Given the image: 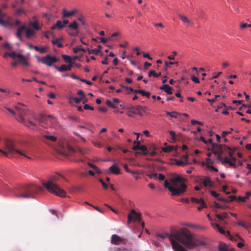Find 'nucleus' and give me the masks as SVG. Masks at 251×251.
<instances>
[{"instance_id": "f257e3e1", "label": "nucleus", "mask_w": 251, "mask_h": 251, "mask_svg": "<svg viewBox=\"0 0 251 251\" xmlns=\"http://www.w3.org/2000/svg\"><path fill=\"white\" fill-rule=\"evenodd\" d=\"M180 243L187 249L191 250L199 246L207 245V239L205 237L194 238L190 230L186 228H182L181 232Z\"/></svg>"}, {"instance_id": "f03ea898", "label": "nucleus", "mask_w": 251, "mask_h": 251, "mask_svg": "<svg viewBox=\"0 0 251 251\" xmlns=\"http://www.w3.org/2000/svg\"><path fill=\"white\" fill-rule=\"evenodd\" d=\"M184 180V178L179 176L172 177L170 179L172 185L165 180L164 186L168 189L173 195L179 196L184 193L186 190L187 186L183 182Z\"/></svg>"}, {"instance_id": "7ed1b4c3", "label": "nucleus", "mask_w": 251, "mask_h": 251, "mask_svg": "<svg viewBox=\"0 0 251 251\" xmlns=\"http://www.w3.org/2000/svg\"><path fill=\"white\" fill-rule=\"evenodd\" d=\"M4 150L0 149V152H1L4 156L10 157L9 155H13L18 154L24 156L29 159L31 158L28 156L29 152L25 150L17 149L15 143L11 139H7L4 143Z\"/></svg>"}, {"instance_id": "20e7f679", "label": "nucleus", "mask_w": 251, "mask_h": 251, "mask_svg": "<svg viewBox=\"0 0 251 251\" xmlns=\"http://www.w3.org/2000/svg\"><path fill=\"white\" fill-rule=\"evenodd\" d=\"M43 189L42 187L34 184L20 188L15 193V196L20 199L34 198L36 195L41 193Z\"/></svg>"}, {"instance_id": "39448f33", "label": "nucleus", "mask_w": 251, "mask_h": 251, "mask_svg": "<svg viewBox=\"0 0 251 251\" xmlns=\"http://www.w3.org/2000/svg\"><path fill=\"white\" fill-rule=\"evenodd\" d=\"M56 177H54L47 182H43L42 185L49 192L60 197H66V192L56 184Z\"/></svg>"}, {"instance_id": "423d86ee", "label": "nucleus", "mask_w": 251, "mask_h": 251, "mask_svg": "<svg viewBox=\"0 0 251 251\" xmlns=\"http://www.w3.org/2000/svg\"><path fill=\"white\" fill-rule=\"evenodd\" d=\"M20 106H25V105L21 102H19L17 105L15 106V108L18 114V117L17 118V120L22 123H24L25 122L24 117L27 115L28 111L26 109L21 107Z\"/></svg>"}, {"instance_id": "0eeeda50", "label": "nucleus", "mask_w": 251, "mask_h": 251, "mask_svg": "<svg viewBox=\"0 0 251 251\" xmlns=\"http://www.w3.org/2000/svg\"><path fill=\"white\" fill-rule=\"evenodd\" d=\"M55 122V118L50 115L42 116L40 120V124L45 127L52 126Z\"/></svg>"}, {"instance_id": "6e6552de", "label": "nucleus", "mask_w": 251, "mask_h": 251, "mask_svg": "<svg viewBox=\"0 0 251 251\" xmlns=\"http://www.w3.org/2000/svg\"><path fill=\"white\" fill-rule=\"evenodd\" d=\"M37 59L39 61L49 66H52L53 63L58 62L59 60L56 57L51 56L49 54L42 57H38Z\"/></svg>"}, {"instance_id": "1a4fd4ad", "label": "nucleus", "mask_w": 251, "mask_h": 251, "mask_svg": "<svg viewBox=\"0 0 251 251\" xmlns=\"http://www.w3.org/2000/svg\"><path fill=\"white\" fill-rule=\"evenodd\" d=\"M132 220L138 224H140L141 221V214L136 212L134 209H132L130 213L128 215V224L130 223Z\"/></svg>"}, {"instance_id": "9d476101", "label": "nucleus", "mask_w": 251, "mask_h": 251, "mask_svg": "<svg viewBox=\"0 0 251 251\" xmlns=\"http://www.w3.org/2000/svg\"><path fill=\"white\" fill-rule=\"evenodd\" d=\"M213 152L214 154H222L224 150H231V148L226 145H222L219 144H215L213 145Z\"/></svg>"}, {"instance_id": "9b49d317", "label": "nucleus", "mask_w": 251, "mask_h": 251, "mask_svg": "<svg viewBox=\"0 0 251 251\" xmlns=\"http://www.w3.org/2000/svg\"><path fill=\"white\" fill-rule=\"evenodd\" d=\"M126 239L122 238L116 234H113L111 236V243L113 245H126Z\"/></svg>"}, {"instance_id": "f8f14e48", "label": "nucleus", "mask_w": 251, "mask_h": 251, "mask_svg": "<svg viewBox=\"0 0 251 251\" xmlns=\"http://www.w3.org/2000/svg\"><path fill=\"white\" fill-rule=\"evenodd\" d=\"M147 108L140 105H136L132 106L130 108V111L134 114H138L140 116H142L146 113Z\"/></svg>"}, {"instance_id": "ddd939ff", "label": "nucleus", "mask_w": 251, "mask_h": 251, "mask_svg": "<svg viewBox=\"0 0 251 251\" xmlns=\"http://www.w3.org/2000/svg\"><path fill=\"white\" fill-rule=\"evenodd\" d=\"M132 149L134 151L140 150L143 151L142 154L144 155H147L148 154V151L147 148L145 145H140V142H138L137 145H135L133 147Z\"/></svg>"}, {"instance_id": "4468645a", "label": "nucleus", "mask_w": 251, "mask_h": 251, "mask_svg": "<svg viewBox=\"0 0 251 251\" xmlns=\"http://www.w3.org/2000/svg\"><path fill=\"white\" fill-rule=\"evenodd\" d=\"M17 57L19 58L18 62L20 64L25 66H28L29 65L27 58L22 54L19 53Z\"/></svg>"}, {"instance_id": "2eb2a0df", "label": "nucleus", "mask_w": 251, "mask_h": 251, "mask_svg": "<svg viewBox=\"0 0 251 251\" xmlns=\"http://www.w3.org/2000/svg\"><path fill=\"white\" fill-rule=\"evenodd\" d=\"M108 171L110 173L115 175H118L120 173V170L119 168L117 166H116L114 164L108 168Z\"/></svg>"}, {"instance_id": "dca6fc26", "label": "nucleus", "mask_w": 251, "mask_h": 251, "mask_svg": "<svg viewBox=\"0 0 251 251\" xmlns=\"http://www.w3.org/2000/svg\"><path fill=\"white\" fill-rule=\"evenodd\" d=\"M159 89L164 91L168 94L171 95L173 93V88L170 86L168 84H164L160 86Z\"/></svg>"}, {"instance_id": "f3484780", "label": "nucleus", "mask_w": 251, "mask_h": 251, "mask_svg": "<svg viewBox=\"0 0 251 251\" xmlns=\"http://www.w3.org/2000/svg\"><path fill=\"white\" fill-rule=\"evenodd\" d=\"M77 12V10L76 9H74L71 11H67L66 9H64L63 10V18H67L70 17L75 14Z\"/></svg>"}, {"instance_id": "a211bd4d", "label": "nucleus", "mask_w": 251, "mask_h": 251, "mask_svg": "<svg viewBox=\"0 0 251 251\" xmlns=\"http://www.w3.org/2000/svg\"><path fill=\"white\" fill-rule=\"evenodd\" d=\"M101 48H102L101 46L100 45H99L98 46L97 49L90 50L89 48H87V50L88 51V53L89 54H98L100 52V50H101Z\"/></svg>"}, {"instance_id": "6ab92c4d", "label": "nucleus", "mask_w": 251, "mask_h": 251, "mask_svg": "<svg viewBox=\"0 0 251 251\" xmlns=\"http://www.w3.org/2000/svg\"><path fill=\"white\" fill-rule=\"evenodd\" d=\"M25 30V34L27 38L29 39L35 34V32L32 29L26 28Z\"/></svg>"}, {"instance_id": "aec40b11", "label": "nucleus", "mask_w": 251, "mask_h": 251, "mask_svg": "<svg viewBox=\"0 0 251 251\" xmlns=\"http://www.w3.org/2000/svg\"><path fill=\"white\" fill-rule=\"evenodd\" d=\"M204 187L209 186H213V183L210 180V178L207 177H204L203 181L201 182Z\"/></svg>"}, {"instance_id": "412c9836", "label": "nucleus", "mask_w": 251, "mask_h": 251, "mask_svg": "<svg viewBox=\"0 0 251 251\" xmlns=\"http://www.w3.org/2000/svg\"><path fill=\"white\" fill-rule=\"evenodd\" d=\"M64 27V24L60 20L57 21L56 24L54 25L51 28L52 30H54L56 28L62 29Z\"/></svg>"}, {"instance_id": "4be33fe9", "label": "nucleus", "mask_w": 251, "mask_h": 251, "mask_svg": "<svg viewBox=\"0 0 251 251\" xmlns=\"http://www.w3.org/2000/svg\"><path fill=\"white\" fill-rule=\"evenodd\" d=\"M219 250L220 251H230L228 246L224 243H220L219 245Z\"/></svg>"}, {"instance_id": "5701e85b", "label": "nucleus", "mask_w": 251, "mask_h": 251, "mask_svg": "<svg viewBox=\"0 0 251 251\" xmlns=\"http://www.w3.org/2000/svg\"><path fill=\"white\" fill-rule=\"evenodd\" d=\"M26 29V27L25 25H23L20 27L17 31V36L20 40H22V33L24 30Z\"/></svg>"}, {"instance_id": "b1692460", "label": "nucleus", "mask_w": 251, "mask_h": 251, "mask_svg": "<svg viewBox=\"0 0 251 251\" xmlns=\"http://www.w3.org/2000/svg\"><path fill=\"white\" fill-rule=\"evenodd\" d=\"M226 163L228 164L231 167H233L234 168H236V165H235V164L234 162H232L231 161V159H229L227 157H226L225 158V159L223 161H222L223 164H226Z\"/></svg>"}, {"instance_id": "393cba45", "label": "nucleus", "mask_w": 251, "mask_h": 251, "mask_svg": "<svg viewBox=\"0 0 251 251\" xmlns=\"http://www.w3.org/2000/svg\"><path fill=\"white\" fill-rule=\"evenodd\" d=\"M54 68L57 70L58 71L60 72L68 71V68L67 65L65 64L62 65L60 67H58L56 65L54 66Z\"/></svg>"}, {"instance_id": "a878e982", "label": "nucleus", "mask_w": 251, "mask_h": 251, "mask_svg": "<svg viewBox=\"0 0 251 251\" xmlns=\"http://www.w3.org/2000/svg\"><path fill=\"white\" fill-rule=\"evenodd\" d=\"M178 17H179V19L183 22V23L187 24H190V23H191L190 21L188 19V18L186 16L183 15L179 14L178 15Z\"/></svg>"}, {"instance_id": "bb28decb", "label": "nucleus", "mask_w": 251, "mask_h": 251, "mask_svg": "<svg viewBox=\"0 0 251 251\" xmlns=\"http://www.w3.org/2000/svg\"><path fill=\"white\" fill-rule=\"evenodd\" d=\"M68 26L71 29H74L75 31H78V24L76 21H74L72 23H71Z\"/></svg>"}, {"instance_id": "cd10ccee", "label": "nucleus", "mask_w": 251, "mask_h": 251, "mask_svg": "<svg viewBox=\"0 0 251 251\" xmlns=\"http://www.w3.org/2000/svg\"><path fill=\"white\" fill-rule=\"evenodd\" d=\"M166 113L167 115L170 116L172 118H177V116L180 114V113H177L176 111H173L172 112L166 111Z\"/></svg>"}, {"instance_id": "c85d7f7f", "label": "nucleus", "mask_w": 251, "mask_h": 251, "mask_svg": "<svg viewBox=\"0 0 251 251\" xmlns=\"http://www.w3.org/2000/svg\"><path fill=\"white\" fill-rule=\"evenodd\" d=\"M88 150L87 149H82V148H80L79 147H77L76 148V149L75 150V151L76 152H79L80 154H84L85 153H86L87 151Z\"/></svg>"}, {"instance_id": "c756f323", "label": "nucleus", "mask_w": 251, "mask_h": 251, "mask_svg": "<svg viewBox=\"0 0 251 251\" xmlns=\"http://www.w3.org/2000/svg\"><path fill=\"white\" fill-rule=\"evenodd\" d=\"M82 98H74L73 97H70L69 98V102L70 103H72V101L74 100L76 103H79L82 100Z\"/></svg>"}, {"instance_id": "7c9ffc66", "label": "nucleus", "mask_w": 251, "mask_h": 251, "mask_svg": "<svg viewBox=\"0 0 251 251\" xmlns=\"http://www.w3.org/2000/svg\"><path fill=\"white\" fill-rule=\"evenodd\" d=\"M213 206L216 208H220L222 209H226L227 208V206L220 205V204L216 202H214V205Z\"/></svg>"}, {"instance_id": "2f4dec72", "label": "nucleus", "mask_w": 251, "mask_h": 251, "mask_svg": "<svg viewBox=\"0 0 251 251\" xmlns=\"http://www.w3.org/2000/svg\"><path fill=\"white\" fill-rule=\"evenodd\" d=\"M174 150L176 151V149L173 146H168L167 147L163 148L162 151L165 152H169L173 151Z\"/></svg>"}, {"instance_id": "473e14b6", "label": "nucleus", "mask_w": 251, "mask_h": 251, "mask_svg": "<svg viewBox=\"0 0 251 251\" xmlns=\"http://www.w3.org/2000/svg\"><path fill=\"white\" fill-rule=\"evenodd\" d=\"M161 75V73H159V74H156L155 72V71L153 70H151L149 72V77H151L152 75H153L155 77H158L159 76H160Z\"/></svg>"}, {"instance_id": "72a5a7b5", "label": "nucleus", "mask_w": 251, "mask_h": 251, "mask_svg": "<svg viewBox=\"0 0 251 251\" xmlns=\"http://www.w3.org/2000/svg\"><path fill=\"white\" fill-rule=\"evenodd\" d=\"M216 217L219 220H224L227 218V214L226 213H223L222 215L217 214L216 215Z\"/></svg>"}, {"instance_id": "f704fd0d", "label": "nucleus", "mask_w": 251, "mask_h": 251, "mask_svg": "<svg viewBox=\"0 0 251 251\" xmlns=\"http://www.w3.org/2000/svg\"><path fill=\"white\" fill-rule=\"evenodd\" d=\"M79 50H82V51H83L84 52H86V51H87V49H85L83 48L82 47H81V46L77 47H76V48H75L73 49V51H74V53H77Z\"/></svg>"}, {"instance_id": "c9c22d12", "label": "nucleus", "mask_w": 251, "mask_h": 251, "mask_svg": "<svg viewBox=\"0 0 251 251\" xmlns=\"http://www.w3.org/2000/svg\"><path fill=\"white\" fill-rule=\"evenodd\" d=\"M62 57L67 63H70V62H72L71 58L70 56L63 54L62 55Z\"/></svg>"}, {"instance_id": "e433bc0d", "label": "nucleus", "mask_w": 251, "mask_h": 251, "mask_svg": "<svg viewBox=\"0 0 251 251\" xmlns=\"http://www.w3.org/2000/svg\"><path fill=\"white\" fill-rule=\"evenodd\" d=\"M8 24L12 25H19L21 24V22L18 20H15L14 23H12L10 20L8 21Z\"/></svg>"}, {"instance_id": "4c0bfd02", "label": "nucleus", "mask_w": 251, "mask_h": 251, "mask_svg": "<svg viewBox=\"0 0 251 251\" xmlns=\"http://www.w3.org/2000/svg\"><path fill=\"white\" fill-rule=\"evenodd\" d=\"M30 25L36 30H39L40 29L37 22H32L31 23Z\"/></svg>"}, {"instance_id": "58836bf2", "label": "nucleus", "mask_w": 251, "mask_h": 251, "mask_svg": "<svg viewBox=\"0 0 251 251\" xmlns=\"http://www.w3.org/2000/svg\"><path fill=\"white\" fill-rule=\"evenodd\" d=\"M176 163L178 166H185L188 164V162H185L184 161L180 160H176Z\"/></svg>"}, {"instance_id": "ea45409f", "label": "nucleus", "mask_w": 251, "mask_h": 251, "mask_svg": "<svg viewBox=\"0 0 251 251\" xmlns=\"http://www.w3.org/2000/svg\"><path fill=\"white\" fill-rule=\"evenodd\" d=\"M139 94H141L143 96L147 97L148 98H149L151 96L150 92L145 91L143 90H141V91L139 92Z\"/></svg>"}, {"instance_id": "a19ab883", "label": "nucleus", "mask_w": 251, "mask_h": 251, "mask_svg": "<svg viewBox=\"0 0 251 251\" xmlns=\"http://www.w3.org/2000/svg\"><path fill=\"white\" fill-rule=\"evenodd\" d=\"M215 226L218 228V229L220 233L223 234H226V231L223 228H222L221 227H220L219 224H216Z\"/></svg>"}, {"instance_id": "79ce46f5", "label": "nucleus", "mask_w": 251, "mask_h": 251, "mask_svg": "<svg viewBox=\"0 0 251 251\" xmlns=\"http://www.w3.org/2000/svg\"><path fill=\"white\" fill-rule=\"evenodd\" d=\"M122 87H124L126 89H130V92H134V93H139L141 90H134L132 88L128 87V86H123L121 85Z\"/></svg>"}, {"instance_id": "37998d69", "label": "nucleus", "mask_w": 251, "mask_h": 251, "mask_svg": "<svg viewBox=\"0 0 251 251\" xmlns=\"http://www.w3.org/2000/svg\"><path fill=\"white\" fill-rule=\"evenodd\" d=\"M44 137L46 139L53 142H54L56 140V138L55 136L52 135H45Z\"/></svg>"}, {"instance_id": "c03bdc74", "label": "nucleus", "mask_w": 251, "mask_h": 251, "mask_svg": "<svg viewBox=\"0 0 251 251\" xmlns=\"http://www.w3.org/2000/svg\"><path fill=\"white\" fill-rule=\"evenodd\" d=\"M200 205L198 207V210H201L202 208H206L207 205L203 200L200 202Z\"/></svg>"}, {"instance_id": "a18cd8bd", "label": "nucleus", "mask_w": 251, "mask_h": 251, "mask_svg": "<svg viewBox=\"0 0 251 251\" xmlns=\"http://www.w3.org/2000/svg\"><path fill=\"white\" fill-rule=\"evenodd\" d=\"M25 125L30 128H33L36 126V124L31 121H28Z\"/></svg>"}, {"instance_id": "49530a36", "label": "nucleus", "mask_w": 251, "mask_h": 251, "mask_svg": "<svg viewBox=\"0 0 251 251\" xmlns=\"http://www.w3.org/2000/svg\"><path fill=\"white\" fill-rule=\"evenodd\" d=\"M227 235L229 237H230V239L232 241L235 240L236 241L237 238H239V236L238 235H236V236L234 237L230 235V232L229 231L226 232Z\"/></svg>"}, {"instance_id": "de8ad7c7", "label": "nucleus", "mask_w": 251, "mask_h": 251, "mask_svg": "<svg viewBox=\"0 0 251 251\" xmlns=\"http://www.w3.org/2000/svg\"><path fill=\"white\" fill-rule=\"evenodd\" d=\"M88 164H89V166L91 167V168H92L93 169H94L97 173H100V171L97 166H96L95 165L92 164V163H89Z\"/></svg>"}, {"instance_id": "09e8293b", "label": "nucleus", "mask_w": 251, "mask_h": 251, "mask_svg": "<svg viewBox=\"0 0 251 251\" xmlns=\"http://www.w3.org/2000/svg\"><path fill=\"white\" fill-rule=\"evenodd\" d=\"M191 200L192 202L199 204L203 201L202 199H199L196 198H191Z\"/></svg>"}, {"instance_id": "8fccbe9b", "label": "nucleus", "mask_w": 251, "mask_h": 251, "mask_svg": "<svg viewBox=\"0 0 251 251\" xmlns=\"http://www.w3.org/2000/svg\"><path fill=\"white\" fill-rule=\"evenodd\" d=\"M77 20L81 23L83 25H85L84 18L83 15H80L79 17H78Z\"/></svg>"}, {"instance_id": "3c124183", "label": "nucleus", "mask_w": 251, "mask_h": 251, "mask_svg": "<svg viewBox=\"0 0 251 251\" xmlns=\"http://www.w3.org/2000/svg\"><path fill=\"white\" fill-rule=\"evenodd\" d=\"M106 104L107 106H108L109 107H110L111 108H115V105L110 100H107L106 101Z\"/></svg>"}, {"instance_id": "603ef678", "label": "nucleus", "mask_w": 251, "mask_h": 251, "mask_svg": "<svg viewBox=\"0 0 251 251\" xmlns=\"http://www.w3.org/2000/svg\"><path fill=\"white\" fill-rule=\"evenodd\" d=\"M233 130V128H230V131H223L222 132V136L223 137H225L226 135H227L228 134H229Z\"/></svg>"}, {"instance_id": "864d4df0", "label": "nucleus", "mask_w": 251, "mask_h": 251, "mask_svg": "<svg viewBox=\"0 0 251 251\" xmlns=\"http://www.w3.org/2000/svg\"><path fill=\"white\" fill-rule=\"evenodd\" d=\"M16 15H20L21 13H24L25 14V11L22 9V8H19L16 11Z\"/></svg>"}, {"instance_id": "5fc2aeb1", "label": "nucleus", "mask_w": 251, "mask_h": 251, "mask_svg": "<svg viewBox=\"0 0 251 251\" xmlns=\"http://www.w3.org/2000/svg\"><path fill=\"white\" fill-rule=\"evenodd\" d=\"M150 178H157V174L156 173H152L147 175Z\"/></svg>"}, {"instance_id": "6e6d98bb", "label": "nucleus", "mask_w": 251, "mask_h": 251, "mask_svg": "<svg viewBox=\"0 0 251 251\" xmlns=\"http://www.w3.org/2000/svg\"><path fill=\"white\" fill-rule=\"evenodd\" d=\"M237 197L234 195H231L229 197V200H227V202L233 201L236 200Z\"/></svg>"}, {"instance_id": "4d7b16f0", "label": "nucleus", "mask_w": 251, "mask_h": 251, "mask_svg": "<svg viewBox=\"0 0 251 251\" xmlns=\"http://www.w3.org/2000/svg\"><path fill=\"white\" fill-rule=\"evenodd\" d=\"M18 54H17L15 51H12L11 52H10V54H9V56L11 57L13 59H15L16 57H17V55Z\"/></svg>"}, {"instance_id": "13d9d810", "label": "nucleus", "mask_w": 251, "mask_h": 251, "mask_svg": "<svg viewBox=\"0 0 251 251\" xmlns=\"http://www.w3.org/2000/svg\"><path fill=\"white\" fill-rule=\"evenodd\" d=\"M173 55H169L168 56V58L170 60H174L175 59V56L176 55L177 52L176 51H173Z\"/></svg>"}, {"instance_id": "bf43d9fd", "label": "nucleus", "mask_w": 251, "mask_h": 251, "mask_svg": "<svg viewBox=\"0 0 251 251\" xmlns=\"http://www.w3.org/2000/svg\"><path fill=\"white\" fill-rule=\"evenodd\" d=\"M83 108L85 109V110H94V107L90 106L88 104H85L84 107H83Z\"/></svg>"}, {"instance_id": "052dcab7", "label": "nucleus", "mask_w": 251, "mask_h": 251, "mask_svg": "<svg viewBox=\"0 0 251 251\" xmlns=\"http://www.w3.org/2000/svg\"><path fill=\"white\" fill-rule=\"evenodd\" d=\"M236 200L239 201L245 202L247 200L246 199L245 197H243L240 196V197H237Z\"/></svg>"}, {"instance_id": "680f3d73", "label": "nucleus", "mask_w": 251, "mask_h": 251, "mask_svg": "<svg viewBox=\"0 0 251 251\" xmlns=\"http://www.w3.org/2000/svg\"><path fill=\"white\" fill-rule=\"evenodd\" d=\"M99 181L104 189H107L108 188V185L106 184L102 179H100Z\"/></svg>"}, {"instance_id": "e2e57ef3", "label": "nucleus", "mask_w": 251, "mask_h": 251, "mask_svg": "<svg viewBox=\"0 0 251 251\" xmlns=\"http://www.w3.org/2000/svg\"><path fill=\"white\" fill-rule=\"evenodd\" d=\"M77 94L78 95H80L82 96L81 98L83 99L85 97V95L84 93V92L82 90H80L77 93Z\"/></svg>"}, {"instance_id": "0e129e2a", "label": "nucleus", "mask_w": 251, "mask_h": 251, "mask_svg": "<svg viewBox=\"0 0 251 251\" xmlns=\"http://www.w3.org/2000/svg\"><path fill=\"white\" fill-rule=\"evenodd\" d=\"M210 193H211V196H212L213 197H215L216 198H217L219 195V194L218 193H217L216 192H215L213 190H212L210 192Z\"/></svg>"}, {"instance_id": "69168bd1", "label": "nucleus", "mask_w": 251, "mask_h": 251, "mask_svg": "<svg viewBox=\"0 0 251 251\" xmlns=\"http://www.w3.org/2000/svg\"><path fill=\"white\" fill-rule=\"evenodd\" d=\"M192 80L197 83H199L200 82L199 79L198 78V77L195 76H192L191 77Z\"/></svg>"}, {"instance_id": "338daca9", "label": "nucleus", "mask_w": 251, "mask_h": 251, "mask_svg": "<svg viewBox=\"0 0 251 251\" xmlns=\"http://www.w3.org/2000/svg\"><path fill=\"white\" fill-rule=\"evenodd\" d=\"M188 155H184L181 157V159L185 162H188Z\"/></svg>"}, {"instance_id": "774afa93", "label": "nucleus", "mask_w": 251, "mask_h": 251, "mask_svg": "<svg viewBox=\"0 0 251 251\" xmlns=\"http://www.w3.org/2000/svg\"><path fill=\"white\" fill-rule=\"evenodd\" d=\"M240 27L241 29H245L247 28V24L246 23H241L240 25Z\"/></svg>"}]
</instances>
